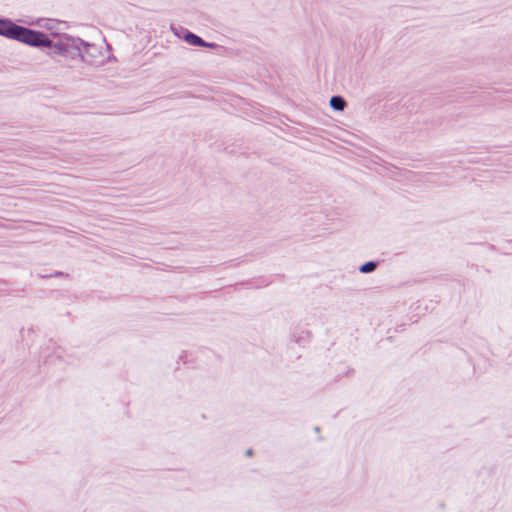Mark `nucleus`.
I'll return each instance as SVG.
<instances>
[{"label":"nucleus","mask_w":512,"mask_h":512,"mask_svg":"<svg viewBox=\"0 0 512 512\" xmlns=\"http://www.w3.org/2000/svg\"><path fill=\"white\" fill-rule=\"evenodd\" d=\"M330 105L333 109L342 111L346 105L343 98L339 96H334L330 100Z\"/></svg>","instance_id":"nucleus-3"},{"label":"nucleus","mask_w":512,"mask_h":512,"mask_svg":"<svg viewBox=\"0 0 512 512\" xmlns=\"http://www.w3.org/2000/svg\"><path fill=\"white\" fill-rule=\"evenodd\" d=\"M185 40L195 46H206V47H213L214 44L211 43H205L199 36L193 34V33H187L185 35Z\"/></svg>","instance_id":"nucleus-2"},{"label":"nucleus","mask_w":512,"mask_h":512,"mask_svg":"<svg viewBox=\"0 0 512 512\" xmlns=\"http://www.w3.org/2000/svg\"><path fill=\"white\" fill-rule=\"evenodd\" d=\"M376 264L374 262H367L360 267L362 273H369L375 270Z\"/></svg>","instance_id":"nucleus-4"},{"label":"nucleus","mask_w":512,"mask_h":512,"mask_svg":"<svg viewBox=\"0 0 512 512\" xmlns=\"http://www.w3.org/2000/svg\"><path fill=\"white\" fill-rule=\"evenodd\" d=\"M0 35L35 47H50L52 44L44 33L19 26L8 20L0 19Z\"/></svg>","instance_id":"nucleus-1"}]
</instances>
